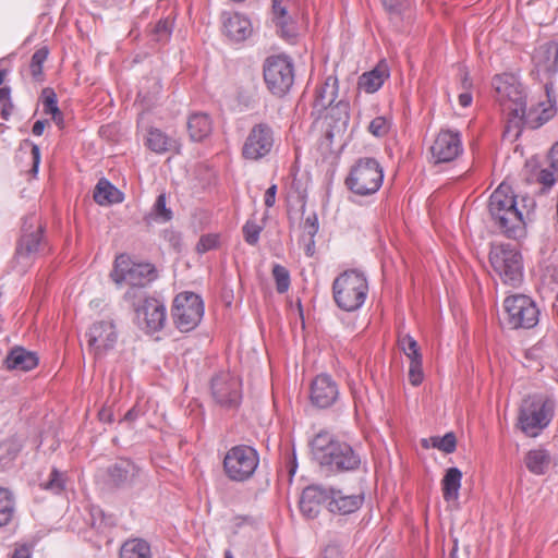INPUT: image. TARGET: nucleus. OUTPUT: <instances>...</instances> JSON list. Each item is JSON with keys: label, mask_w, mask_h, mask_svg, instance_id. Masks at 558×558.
<instances>
[{"label": "nucleus", "mask_w": 558, "mask_h": 558, "mask_svg": "<svg viewBox=\"0 0 558 558\" xmlns=\"http://www.w3.org/2000/svg\"><path fill=\"white\" fill-rule=\"evenodd\" d=\"M43 100V110L46 114L57 113L58 112V100L53 90L45 89Z\"/></svg>", "instance_id": "49"}, {"label": "nucleus", "mask_w": 558, "mask_h": 558, "mask_svg": "<svg viewBox=\"0 0 558 558\" xmlns=\"http://www.w3.org/2000/svg\"><path fill=\"white\" fill-rule=\"evenodd\" d=\"M225 558H234L232 554L228 550L226 551Z\"/></svg>", "instance_id": "64"}, {"label": "nucleus", "mask_w": 558, "mask_h": 558, "mask_svg": "<svg viewBox=\"0 0 558 558\" xmlns=\"http://www.w3.org/2000/svg\"><path fill=\"white\" fill-rule=\"evenodd\" d=\"M41 241V228L37 225L35 215L26 217L23 227L22 235L16 246V256L19 258H28L37 253Z\"/></svg>", "instance_id": "22"}, {"label": "nucleus", "mask_w": 558, "mask_h": 558, "mask_svg": "<svg viewBox=\"0 0 558 558\" xmlns=\"http://www.w3.org/2000/svg\"><path fill=\"white\" fill-rule=\"evenodd\" d=\"M368 284L363 272L355 269L340 274L332 283L336 304L345 312H354L363 306Z\"/></svg>", "instance_id": "5"}, {"label": "nucleus", "mask_w": 558, "mask_h": 558, "mask_svg": "<svg viewBox=\"0 0 558 558\" xmlns=\"http://www.w3.org/2000/svg\"><path fill=\"white\" fill-rule=\"evenodd\" d=\"M147 219L157 223H166L172 219V210L167 207V197L165 193L157 196Z\"/></svg>", "instance_id": "37"}, {"label": "nucleus", "mask_w": 558, "mask_h": 558, "mask_svg": "<svg viewBox=\"0 0 558 558\" xmlns=\"http://www.w3.org/2000/svg\"><path fill=\"white\" fill-rule=\"evenodd\" d=\"M49 54V51L47 48H40L34 52L32 56L29 69L31 73L34 78H39V76L43 74V65L45 61L47 60Z\"/></svg>", "instance_id": "44"}, {"label": "nucleus", "mask_w": 558, "mask_h": 558, "mask_svg": "<svg viewBox=\"0 0 558 558\" xmlns=\"http://www.w3.org/2000/svg\"><path fill=\"white\" fill-rule=\"evenodd\" d=\"M409 379L413 386H418L423 380L422 359L410 362Z\"/></svg>", "instance_id": "51"}, {"label": "nucleus", "mask_w": 558, "mask_h": 558, "mask_svg": "<svg viewBox=\"0 0 558 558\" xmlns=\"http://www.w3.org/2000/svg\"><path fill=\"white\" fill-rule=\"evenodd\" d=\"M557 148L558 142H555L550 148L547 166H538L534 159L529 160L525 165L526 170H530V174L526 177V180L529 182H537L542 186V192H547L556 183L555 172L557 170V160L555 159L554 154Z\"/></svg>", "instance_id": "21"}, {"label": "nucleus", "mask_w": 558, "mask_h": 558, "mask_svg": "<svg viewBox=\"0 0 558 558\" xmlns=\"http://www.w3.org/2000/svg\"><path fill=\"white\" fill-rule=\"evenodd\" d=\"M264 80L269 92L278 97L290 92L294 83V64L290 57L277 54L264 62Z\"/></svg>", "instance_id": "10"}, {"label": "nucleus", "mask_w": 558, "mask_h": 558, "mask_svg": "<svg viewBox=\"0 0 558 558\" xmlns=\"http://www.w3.org/2000/svg\"><path fill=\"white\" fill-rule=\"evenodd\" d=\"M389 77V68L386 62H379L373 70L359 77V88L367 94L377 92Z\"/></svg>", "instance_id": "27"}, {"label": "nucleus", "mask_w": 558, "mask_h": 558, "mask_svg": "<svg viewBox=\"0 0 558 558\" xmlns=\"http://www.w3.org/2000/svg\"><path fill=\"white\" fill-rule=\"evenodd\" d=\"M218 244H219V238L217 234H213V233L204 234L201 236L199 241L197 242L196 251L199 254H204L208 251L216 248L218 246Z\"/></svg>", "instance_id": "48"}, {"label": "nucleus", "mask_w": 558, "mask_h": 558, "mask_svg": "<svg viewBox=\"0 0 558 558\" xmlns=\"http://www.w3.org/2000/svg\"><path fill=\"white\" fill-rule=\"evenodd\" d=\"M5 362L10 369L31 371L37 366L38 357L34 352L16 347L10 351Z\"/></svg>", "instance_id": "31"}, {"label": "nucleus", "mask_w": 558, "mask_h": 558, "mask_svg": "<svg viewBox=\"0 0 558 558\" xmlns=\"http://www.w3.org/2000/svg\"><path fill=\"white\" fill-rule=\"evenodd\" d=\"M173 29V19L168 16L166 19H161L155 25L153 29V38L156 41H167Z\"/></svg>", "instance_id": "42"}, {"label": "nucleus", "mask_w": 558, "mask_h": 558, "mask_svg": "<svg viewBox=\"0 0 558 558\" xmlns=\"http://www.w3.org/2000/svg\"><path fill=\"white\" fill-rule=\"evenodd\" d=\"M10 94H11V89L10 87H0V100L1 101H5L8 102L10 109L12 108V104H11V100H10Z\"/></svg>", "instance_id": "57"}, {"label": "nucleus", "mask_w": 558, "mask_h": 558, "mask_svg": "<svg viewBox=\"0 0 558 558\" xmlns=\"http://www.w3.org/2000/svg\"><path fill=\"white\" fill-rule=\"evenodd\" d=\"M211 393L217 403L223 408L239 407L242 393L238 376L228 372L217 374L211 380Z\"/></svg>", "instance_id": "15"}, {"label": "nucleus", "mask_w": 558, "mask_h": 558, "mask_svg": "<svg viewBox=\"0 0 558 558\" xmlns=\"http://www.w3.org/2000/svg\"><path fill=\"white\" fill-rule=\"evenodd\" d=\"M1 113H2V118H3V119H5V120H8V119H9V117H10V114H11L10 110H9V109H7V107H5V106H4V108L2 109V112H1Z\"/></svg>", "instance_id": "61"}, {"label": "nucleus", "mask_w": 558, "mask_h": 558, "mask_svg": "<svg viewBox=\"0 0 558 558\" xmlns=\"http://www.w3.org/2000/svg\"><path fill=\"white\" fill-rule=\"evenodd\" d=\"M433 446L445 453H452L457 447L456 436L453 433H447L441 437H434Z\"/></svg>", "instance_id": "45"}, {"label": "nucleus", "mask_w": 558, "mask_h": 558, "mask_svg": "<svg viewBox=\"0 0 558 558\" xmlns=\"http://www.w3.org/2000/svg\"><path fill=\"white\" fill-rule=\"evenodd\" d=\"M472 102V95L470 93H462L459 95V104L466 108L471 105Z\"/></svg>", "instance_id": "58"}, {"label": "nucleus", "mask_w": 558, "mask_h": 558, "mask_svg": "<svg viewBox=\"0 0 558 558\" xmlns=\"http://www.w3.org/2000/svg\"><path fill=\"white\" fill-rule=\"evenodd\" d=\"M94 199L101 206L118 204L123 201V194L110 181L102 178L96 184Z\"/></svg>", "instance_id": "32"}, {"label": "nucleus", "mask_w": 558, "mask_h": 558, "mask_svg": "<svg viewBox=\"0 0 558 558\" xmlns=\"http://www.w3.org/2000/svg\"><path fill=\"white\" fill-rule=\"evenodd\" d=\"M141 469L129 459H121L107 468L108 483L113 487H131L141 476Z\"/></svg>", "instance_id": "23"}, {"label": "nucleus", "mask_w": 558, "mask_h": 558, "mask_svg": "<svg viewBox=\"0 0 558 558\" xmlns=\"http://www.w3.org/2000/svg\"><path fill=\"white\" fill-rule=\"evenodd\" d=\"M24 144L31 146V148H32L33 166H32V170L31 171L34 174H37L38 169H39V165H40V149H39V146L37 144H34L29 140L24 141Z\"/></svg>", "instance_id": "53"}, {"label": "nucleus", "mask_w": 558, "mask_h": 558, "mask_svg": "<svg viewBox=\"0 0 558 558\" xmlns=\"http://www.w3.org/2000/svg\"><path fill=\"white\" fill-rule=\"evenodd\" d=\"M304 242V252L306 256L312 257L315 254V238H306Z\"/></svg>", "instance_id": "55"}, {"label": "nucleus", "mask_w": 558, "mask_h": 558, "mask_svg": "<svg viewBox=\"0 0 558 558\" xmlns=\"http://www.w3.org/2000/svg\"><path fill=\"white\" fill-rule=\"evenodd\" d=\"M33 546L27 543H16L9 558H32Z\"/></svg>", "instance_id": "52"}, {"label": "nucleus", "mask_w": 558, "mask_h": 558, "mask_svg": "<svg viewBox=\"0 0 558 558\" xmlns=\"http://www.w3.org/2000/svg\"><path fill=\"white\" fill-rule=\"evenodd\" d=\"M272 129L266 123L254 125L242 147V156L246 160L257 161L269 155L274 147Z\"/></svg>", "instance_id": "14"}, {"label": "nucleus", "mask_w": 558, "mask_h": 558, "mask_svg": "<svg viewBox=\"0 0 558 558\" xmlns=\"http://www.w3.org/2000/svg\"><path fill=\"white\" fill-rule=\"evenodd\" d=\"M302 240H305L306 238H315L319 230V222L316 213H312L305 218L302 225Z\"/></svg>", "instance_id": "47"}, {"label": "nucleus", "mask_w": 558, "mask_h": 558, "mask_svg": "<svg viewBox=\"0 0 558 558\" xmlns=\"http://www.w3.org/2000/svg\"><path fill=\"white\" fill-rule=\"evenodd\" d=\"M259 464V454L251 446L238 445L230 448L223 459L226 475L234 482H244L253 476Z\"/></svg>", "instance_id": "11"}, {"label": "nucleus", "mask_w": 558, "mask_h": 558, "mask_svg": "<svg viewBox=\"0 0 558 558\" xmlns=\"http://www.w3.org/2000/svg\"><path fill=\"white\" fill-rule=\"evenodd\" d=\"M554 416V403L543 396H529L522 400L518 427L527 437H537Z\"/></svg>", "instance_id": "6"}, {"label": "nucleus", "mask_w": 558, "mask_h": 558, "mask_svg": "<svg viewBox=\"0 0 558 558\" xmlns=\"http://www.w3.org/2000/svg\"><path fill=\"white\" fill-rule=\"evenodd\" d=\"M489 262L504 284L515 288L523 281L522 256L515 246L511 244L493 246Z\"/></svg>", "instance_id": "7"}, {"label": "nucleus", "mask_w": 558, "mask_h": 558, "mask_svg": "<svg viewBox=\"0 0 558 558\" xmlns=\"http://www.w3.org/2000/svg\"><path fill=\"white\" fill-rule=\"evenodd\" d=\"M328 511L333 514L347 515L357 511L364 502V494L349 493L327 486Z\"/></svg>", "instance_id": "19"}, {"label": "nucleus", "mask_w": 558, "mask_h": 558, "mask_svg": "<svg viewBox=\"0 0 558 558\" xmlns=\"http://www.w3.org/2000/svg\"><path fill=\"white\" fill-rule=\"evenodd\" d=\"M47 123V120H37L33 125L32 133L35 136H40L44 133Z\"/></svg>", "instance_id": "56"}, {"label": "nucleus", "mask_w": 558, "mask_h": 558, "mask_svg": "<svg viewBox=\"0 0 558 558\" xmlns=\"http://www.w3.org/2000/svg\"><path fill=\"white\" fill-rule=\"evenodd\" d=\"M327 486L310 485L302 492L300 499V510L308 519L316 518L320 511L322 505L328 507Z\"/></svg>", "instance_id": "24"}, {"label": "nucleus", "mask_w": 558, "mask_h": 558, "mask_svg": "<svg viewBox=\"0 0 558 558\" xmlns=\"http://www.w3.org/2000/svg\"><path fill=\"white\" fill-rule=\"evenodd\" d=\"M120 558H153L150 544L143 538H129L120 548Z\"/></svg>", "instance_id": "33"}, {"label": "nucleus", "mask_w": 558, "mask_h": 558, "mask_svg": "<svg viewBox=\"0 0 558 558\" xmlns=\"http://www.w3.org/2000/svg\"><path fill=\"white\" fill-rule=\"evenodd\" d=\"M488 213L495 227L509 239H521L525 234V222L518 208L511 187L501 183L490 195Z\"/></svg>", "instance_id": "2"}, {"label": "nucleus", "mask_w": 558, "mask_h": 558, "mask_svg": "<svg viewBox=\"0 0 558 558\" xmlns=\"http://www.w3.org/2000/svg\"><path fill=\"white\" fill-rule=\"evenodd\" d=\"M534 73L549 102L548 108L526 110V93L519 77L512 73L497 74L493 77L492 85L497 94V99L505 110L508 111L509 123L520 129L526 125L536 129L546 123L555 114L557 93L555 88L558 69V43L555 40L541 44L534 51Z\"/></svg>", "instance_id": "1"}, {"label": "nucleus", "mask_w": 558, "mask_h": 558, "mask_svg": "<svg viewBox=\"0 0 558 558\" xmlns=\"http://www.w3.org/2000/svg\"><path fill=\"white\" fill-rule=\"evenodd\" d=\"M525 464L530 472L544 474L549 465V454L543 449L531 450L525 457Z\"/></svg>", "instance_id": "36"}, {"label": "nucleus", "mask_w": 558, "mask_h": 558, "mask_svg": "<svg viewBox=\"0 0 558 558\" xmlns=\"http://www.w3.org/2000/svg\"><path fill=\"white\" fill-rule=\"evenodd\" d=\"M332 551H336V553H337V548H336V547H329V548H327V549L325 550L326 558L328 557V554H329V553L331 554Z\"/></svg>", "instance_id": "62"}, {"label": "nucleus", "mask_w": 558, "mask_h": 558, "mask_svg": "<svg viewBox=\"0 0 558 558\" xmlns=\"http://www.w3.org/2000/svg\"><path fill=\"white\" fill-rule=\"evenodd\" d=\"M157 277L156 269L150 263H135L126 254L117 256L111 272L112 280L121 286L128 284L124 300L134 303L146 294L144 288L151 283Z\"/></svg>", "instance_id": "4"}, {"label": "nucleus", "mask_w": 558, "mask_h": 558, "mask_svg": "<svg viewBox=\"0 0 558 558\" xmlns=\"http://www.w3.org/2000/svg\"><path fill=\"white\" fill-rule=\"evenodd\" d=\"M384 170L375 158H361L352 167L345 184L357 195L376 193L383 184Z\"/></svg>", "instance_id": "8"}, {"label": "nucleus", "mask_w": 558, "mask_h": 558, "mask_svg": "<svg viewBox=\"0 0 558 558\" xmlns=\"http://www.w3.org/2000/svg\"><path fill=\"white\" fill-rule=\"evenodd\" d=\"M140 414H141L140 410H137L135 407H133L125 413L124 421H128V422L135 421L140 416Z\"/></svg>", "instance_id": "59"}, {"label": "nucleus", "mask_w": 558, "mask_h": 558, "mask_svg": "<svg viewBox=\"0 0 558 558\" xmlns=\"http://www.w3.org/2000/svg\"><path fill=\"white\" fill-rule=\"evenodd\" d=\"M86 338L88 350L98 359L113 349L118 340V333L111 320H100L90 326L86 332Z\"/></svg>", "instance_id": "16"}, {"label": "nucleus", "mask_w": 558, "mask_h": 558, "mask_svg": "<svg viewBox=\"0 0 558 558\" xmlns=\"http://www.w3.org/2000/svg\"><path fill=\"white\" fill-rule=\"evenodd\" d=\"M222 26L226 36L234 41H243L252 34L251 21L240 13L225 12Z\"/></svg>", "instance_id": "26"}, {"label": "nucleus", "mask_w": 558, "mask_h": 558, "mask_svg": "<svg viewBox=\"0 0 558 558\" xmlns=\"http://www.w3.org/2000/svg\"><path fill=\"white\" fill-rule=\"evenodd\" d=\"M262 230V227L258 226L255 221H246L243 226V235L245 242L250 245L257 244Z\"/></svg>", "instance_id": "46"}, {"label": "nucleus", "mask_w": 558, "mask_h": 558, "mask_svg": "<svg viewBox=\"0 0 558 558\" xmlns=\"http://www.w3.org/2000/svg\"><path fill=\"white\" fill-rule=\"evenodd\" d=\"M16 512V502L14 494L8 489L0 487V527L9 525Z\"/></svg>", "instance_id": "35"}, {"label": "nucleus", "mask_w": 558, "mask_h": 558, "mask_svg": "<svg viewBox=\"0 0 558 558\" xmlns=\"http://www.w3.org/2000/svg\"><path fill=\"white\" fill-rule=\"evenodd\" d=\"M205 306L203 299L190 291L175 295L171 308L173 324L181 332L194 330L203 319Z\"/></svg>", "instance_id": "9"}, {"label": "nucleus", "mask_w": 558, "mask_h": 558, "mask_svg": "<svg viewBox=\"0 0 558 558\" xmlns=\"http://www.w3.org/2000/svg\"><path fill=\"white\" fill-rule=\"evenodd\" d=\"M430 151L435 162L454 160L463 151L460 133L452 130H441L434 141Z\"/></svg>", "instance_id": "18"}, {"label": "nucleus", "mask_w": 558, "mask_h": 558, "mask_svg": "<svg viewBox=\"0 0 558 558\" xmlns=\"http://www.w3.org/2000/svg\"><path fill=\"white\" fill-rule=\"evenodd\" d=\"M187 130L192 141L202 142L210 135L213 121L205 112H194L187 119Z\"/></svg>", "instance_id": "29"}, {"label": "nucleus", "mask_w": 558, "mask_h": 558, "mask_svg": "<svg viewBox=\"0 0 558 558\" xmlns=\"http://www.w3.org/2000/svg\"><path fill=\"white\" fill-rule=\"evenodd\" d=\"M399 347L403 353L409 357L410 362L413 360H421L417 341L410 335H402L399 337Z\"/></svg>", "instance_id": "41"}, {"label": "nucleus", "mask_w": 558, "mask_h": 558, "mask_svg": "<svg viewBox=\"0 0 558 558\" xmlns=\"http://www.w3.org/2000/svg\"><path fill=\"white\" fill-rule=\"evenodd\" d=\"M538 271L539 293L543 299L550 300L555 305L558 301V255L555 251L548 255L545 252L542 253Z\"/></svg>", "instance_id": "17"}, {"label": "nucleus", "mask_w": 558, "mask_h": 558, "mask_svg": "<svg viewBox=\"0 0 558 558\" xmlns=\"http://www.w3.org/2000/svg\"><path fill=\"white\" fill-rule=\"evenodd\" d=\"M385 10L395 16H399L407 9V0H381Z\"/></svg>", "instance_id": "50"}, {"label": "nucleus", "mask_w": 558, "mask_h": 558, "mask_svg": "<svg viewBox=\"0 0 558 558\" xmlns=\"http://www.w3.org/2000/svg\"><path fill=\"white\" fill-rule=\"evenodd\" d=\"M276 194H277V185L272 184L267 189V191L265 193L264 202L267 207H272L275 205Z\"/></svg>", "instance_id": "54"}, {"label": "nucleus", "mask_w": 558, "mask_h": 558, "mask_svg": "<svg viewBox=\"0 0 558 558\" xmlns=\"http://www.w3.org/2000/svg\"><path fill=\"white\" fill-rule=\"evenodd\" d=\"M311 445L316 461L329 471L353 472L362 464L356 449L345 441L332 438L328 433L317 434Z\"/></svg>", "instance_id": "3"}, {"label": "nucleus", "mask_w": 558, "mask_h": 558, "mask_svg": "<svg viewBox=\"0 0 558 558\" xmlns=\"http://www.w3.org/2000/svg\"><path fill=\"white\" fill-rule=\"evenodd\" d=\"M52 117V120L58 124H62L63 123V114L62 112L60 111V109H58V112L57 113H51L50 114Z\"/></svg>", "instance_id": "60"}, {"label": "nucleus", "mask_w": 558, "mask_h": 558, "mask_svg": "<svg viewBox=\"0 0 558 558\" xmlns=\"http://www.w3.org/2000/svg\"><path fill=\"white\" fill-rule=\"evenodd\" d=\"M5 77V71H0V85L3 83Z\"/></svg>", "instance_id": "63"}, {"label": "nucleus", "mask_w": 558, "mask_h": 558, "mask_svg": "<svg viewBox=\"0 0 558 558\" xmlns=\"http://www.w3.org/2000/svg\"><path fill=\"white\" fill-rule=\"evenodd\" d=\"M145 145L155 154L161 155L177 147V142L157 128H150L145 138Z\"/></svg>", "instance_id": "30"}, {"label": "nucleus", "mask_w": 558, "mask_h": 558, "mask_svg": "<svg viewBox=\"0 0 558 558\" xmlns=\"http://www.w3.org/2000/svg\"><path fill=\"white\" fill-rule=\"evenodd\" d=\"M287 3L288 0H272V12L280 36L289 43H294L299 35V27L289 13Z\"/></svg>", "instance_id": "25"}, {"label": "nucleus", "mask_w": 558, "mask_h": 558, "mask_svg": "<svg viewBox=\"0 0 558 558\" xmlns=\"http://www.w3.org/2000/svg\"><path fill=\"white\" fill-rule=\"evenodd\" d=\"M338 95V81L332 76H328L326 81L316 88L314 98V109L317 112H323L330 107Z\"/></svg>", "instance_id": "28"}, {"label": "nucleus", "mask_w": 558, "mask_h": 558, "mask_svg": "<svg viewBox=\"0 0 558 558\" xmlns=\"http://www.w3.org/2000/svg\"><path fill=\"white\" fill-rule=\"evenodd\" d=\"M311 401L320 409L331 407L339 397L336 381L327 374L317 375L311 385Z\"/></svg>", "instance_id": "20"}, {"label": "nucleus", "mask_w": 558, "mask_h": 558, "mask_svg": "<svg viewBox=\"0 0 558 558\" xmlns=\"http://www.w3.org/2000/svg\"><path fill=\"white\" fill-rule=\"evenodd\" d=\"M392 128V119L389 116L375 117L368 124L367 131L377 138L385 137Z\"/></svg>", "instance_id": "39"}, {"label": "nucleus", "mask_w": 558, "mask_h": 558, "mask_svg": "<svg viewBox=\"0 0 558 558\" xmlns=\"http://www.w3.org/2000/svg\"><path fill=\"white\" fill-rule=\"evenodd\" d=\"M131 304L140 324L147 332L160 331L165 327L167 307L162 300L145 294Z\"/></svg>", "instance_id": "13"}, {"label": "nucleus", "mask_w": 558, "mask_h": 558, "mask_svg": "<svg viewBox=\"0 0 558 558\" xmlns=\"http://www.w3.org/2000/svg\"><path fill=\"white\" fill-rule=\"evenodd\" d=\"M39 485L54 495L61 494L65 486V473L52 468L48 477L43 480Z\"/></svg>", "instance_id": "38"}, {"label": "nucleus", "mask_w": 558, "mask_h": 558, "mask_svg": "<svg viewBox=\"0 0 558 558\" xmlns=\"http://www.w3.org/2000/svg\"><path fill=\"white\" fill-rule=\"evenodd\" d=\"M505 323L510 329H530L538 323L539 311L525 294H512L505 299Z\"/></svg>", "instance_id": "12"}, {"label": "nucleus", "mask_w": 558, "mask_h": 558, "mask_svg": "<svg viewBox=\"0 0 558 558\" xmlns=\"http://www.w3.org/2000/svg\"><path fill=\"white\" fill-rule=\"evenodd\" d=\"M272 276L276 281V288L279 293H284L290 287V274L288 269L279 264L272 268Z\"/></svg>", "instance_id": "43"}, {"label": "nucleus", "mask_w": 558, "mask_h": 558, "mask_svg": "<svg viewBox=\"0 0 558 558\" xmlns=\"http://www.w3.org/2000/svg\"><path fill=\"white\" fill-rule=\"evenodd\" d=\"M462 472L456 468L447 469L445 476L441 481L442 496L446 501L457 500L459 497V489L461 487Z\"/></svg>", "instance_id": "34"}, {"label": "nucleus", "mask_w": 558, "mask_h": 558, "mask_svg": "<svg viewBox=\"0 0 558 558\" xmlns=\"http://www.w3.org/2000/svg\"><path fill=\"white\" fill-rule=\"evenodd\" d=\"M22 449V445L16 438H9L0 444V460L3 463L13 461Z\"/></svg>", "instance_id": "40"}]
</instances>
